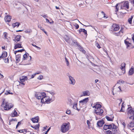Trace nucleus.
<instances>
[{
	"label": "nucleus",
	"mask_w": 134,
	"mask_h": 134,
	"mask_svg": "<svg viewBox=\"0 0 134 134\" xmlns=\"http://www.w3.org/2000/svg\"><path fill=\"white\" fill-rule=\"evenodd\" d=\"M9 60L8 58L4 59V62L6 63H9Z\"/></svg>",
	"instance_id": "47"
},
{
	"label": "nucleus",
	"mask_w": 134,
	"mask_h": 134,
	"mask_svg": "<svg viewBox=\"0 0 134 134\" xmlns=\"http://www.w3.org/2000/svg\"><path fill=\"white\" fill-rule=\"evenodd\" d=\"M87 125L89 126L90 125V121L89 120H87Z\"/></svg>",
	"instance_id": "54"
},
{
	"label": "nucleus",
	"mask_w": 134,
	"mask_h": 134,
	"mask_svg": "<svg viewBox=\"0 0 134 134\" xmlns=\"http://www.w3.org/2000/svg\"><path fill=\"white\" fill-rule=\"evenodd\" d=\"M95 45L99 49L101 48V47L98 44V42L97 41L95 42Z\"/></svg>",
	"instance_id": "39"
},
{
	"label": "nucleus",
	"mask_w": 134,
	"mask_h": 134,
	"mask_svg": "<svg viewBox=\"0 0 134 134\" xmlns=\"http://www.w3.org/2000/svg\"><path fill=\"white\" fill-rule=\"evenodd\" d=\"M48 92L50 93L51 95H52V98H53V100H54L55 99V97L54 95L55 94V92L53 90L49 91H48Z\"/></svg>",
	"instance_id": "15"
},
{
	"label": "nucleus",
	"mask_w": 134,
	"mask_h": 134,
	"mask_svg": "<svg viewBox=\"0 0 134 134\" xmlns=\"http://www.w3.org/2000/svg\"><path fill=\"white\" fill-rule=\"evenodd\" d=\"M45 96L46 93L44 92L36 93L35 95L36 98L38 99H41L42 96Z\"/></svg>",
	"instance_id": "4"
},
{
	"label": "nucleus",
	"mask_w": 134,
	"mask_h": 134,
	"mask_svg": "<svg viewBox=\"0 0 134 134\" xmlns=\"http://www.w3.org/2000/svg\"><path fill=\"white\" fill-rule=\"evenodd\" d=\"M134 127V122H131L127 126V127L129 129L130 128L133 127Z\"/></svg>",
	"instance_id": "18"
},
{
	"label": "nucleus",
	"mask_w": 134,
	"mask_h": 134,
	"mask_svg": "<svg viewBox=\"0 0 134 134\" xmlns=\"http://www.w3.org/2000/svg\"><path fill=\"white\" fill-rule=\"evenodd\" d=\"M22 47L21 46V44L17 43L16 44H15V46L14 47V49H16L18 48H21Z\"/></svg>",
	"instance_id": "26"
},
{
	"label": "nucleus",
	"mask_w": 134,
	"mask_h": 134,
	"mask_svg": "<svg viewBox=\"0 0 134 134\" xmlns=\"http://www.w3.org/2000/svg\"><path fill=\"white\" fill-rule=\"evenodd\" d=\"M17 121V120L16 119H12L11 120H10V121Z\"/></svg>",
	"instance_id": "55"
},
{
	"label": "nucleus",
	"mask_w": 134,
	"mask_h": 134,
	"mask_svg": "<svg viewBox=\"0 0 134 134\" xmlns=\"http://www.w3.org/2000/svg\"><path fill=\"white\" fill-rule=\"evenodd\" d=\"M53 98H50V97L48 96H47L46 97V103L47 104L49 103H50L51 101H53L54 100H53Z\"/></svg>",
	"instance_id": "19"
},
{
	"label": "nucleus",
	"mask_w": 134,
	"mask_h": 134,
	"mask_svg": "<svg viewBox=\"0 0 134 134\" xmlns=\"http://www.w3.org/2000/svg\"><path fill=\"white\" fill-rule=\"evenodd\" d=\"M69 128V123H64L61 126V131L63 133H65L67 131Z\"/></svg>",
	"instance_id": "2"
},
{
	"label": "nucleus",
	"mask_w": 134,
	"mask_h": 134,
	"mask_svg": "<svg viewBox=\"0 0 134 134\" xmlns=\"http://www.w3.org/2000/svg\"><path fill=\"white\" fill-rule=\"evenodd\" d=\"M127 40H125L124 41L125 43L127 46V47L130 46V45L131 44L129 42V41H127Z\"/></svg>",
	"instance_id": "33"
},
{
	"label": "nucleus",
	"mask_w": 134,
	"mask_h": 134,
	"mask_svg": "<svg viewBox=\"0 0 134 134\" xmlns=\"http://www.w3.org/2000/svg\"><path fill=\"white\" fill-rule=\"evenodd\" d=\"M106 119L108 121H113V119L111 118H110L109 116H107L105 117Z\"/></svg>",
	"instance_id": "38"
},
{
	"label": "nucleus",
	"mask_w": 134,
	"mask_h": 134,
	"mask_svg": "<svg viewBox=\"0 0 134 134\" xmlns=\"http://www.w3.org/2000/svg\"><path fill=\"white\" fill-rule=\"evenodd\" d=\"M36 75V74H35L32 75L31 76V78H34V77Z\"/></svg>",
	"instance_id": "57"
},
{
	"label": "nucleus",
	"mask_w": 134,
	"mask_h": 134,
	"mask_svg": "<svg viewBox=\"0 0 134 134\" xmlns=\"http://www.w3.org/2000/svg\"><path fill=\"white\" fill-rule=\"evenodd\" d=\"M90 94V93L88 90L83 91L82 92V94L80 97H82L85 96H89Z\"/></svg>",
	"instance_id": "10"
},
{
	"label": "nucleus",
	"mask_w": 134,
	"mask_h": 134,
	"mask_svg": "<svg viewBox=\"0 0 134 134\" xmlns=\"http://www.w3.org/2000/svg\"><path fill=\"white\" fill-rule=\"evenodd\" d=\"M15 55L16 61L17 62H18L20 61L21 55L19 54Z\"/></svg>",
	"instance_id": "25"
},
{
	"label": "nucleus",
	"mask_w": 134,
	"mask_h": 134,
	"mask_svg": "<svg viewBox=\"0 0 134 134\" xmlns=\"http://www.w3.org/2000/svg\"><path fill=\"white\" fill-rule=\"evenodd\" d=\"M108 125H104L103 129L104 130H106L107 129H108Z\"/></svg>",
	"instance_id": "42"
},
{
	"label": "nucleus",
	"mask_w": 134,
	"mask_h": 134,
	"mask_svg": "<svg viewBox=\"0 0 134 134\" xmlns=\"http://www.w3.org/2000/svg\"><path fill=\"white\" fill-rule=\"evenodd\" d=\"M43 78V76L42 75H40L37 77V79L40 80L42 79Z\"/></svg>",
	"instance_id": "43"
},
{
	"label": "nucleus",
	"mask_w": 134,
	"mask_h": 134,
	"mask_svg": "<svg viewBox=\"0 0 134 134\" xmlns=\"http://www.w3.org/2000/svg\"><path fill=\"white\" fill-rule=\"evenodd\" d=\"M66 113L68 114H69L71 113V111L70 110L68 109L66 112Z\"/></svg>",
	"instance_id": "49"
},
{
	"label": "nucleus",
	"mask_w": 134,
	"mask_h": 134,
	"mask_svg": "<svg viewBox=\"0 0 134 134\" xmlns=\"http://www.w3.org/2000/svg\"><path fill=\"white\" fill-rule=\"evenodd\" d=\"M123 104H124V103H123L122 104V105L121 107V110L120 111V112H124V111L122 110V108H124V107L123 105Z\"/></svg>",
	"instance_id": "45"
},
{
	"label": "nucleus",
	"mask_w": 134,
	"mask_h": 134,
	"mask_svg": "<svg viewBox=\"0 0 134 134\" xmlns=\"http://www.w3.org/2000/svg\"><path fill=\"white\" fill-rule=\"evenodd\" d=\"M105 133L106 134H111V132L109 130L105 131Z\"/></svg>",
	"instance_id": "44"
},
{
	"label": "nucleus",
	"mask_w": 134,
	"mask_h": 134,
	"mask_svg": "<svg viewBox=\"0 0 134 134\" xmlns=\"http://www.w3.org/2000/svg\"><path fill=\"white\" fill-rule=\"evenodd\" d=\"M133 72L134 71L133 68L131 67L129 70V75H131L133 74Z\"/></svg>",
	"instance_id": "24"
},
{
	"label": "nucleus",
	"mask_w": 134,
	"mask_h": 134,
	"mask_svg": "<svg viewBox=\"0 0 134 134\" xmlns=\"http://www.w3.org/2000/svg\"><path fill=\"white\" fill-rule=\"evenodd\" d=\"M133 16L132 15L131 16V17L129 18V19L128 20V21L129 23L131 24H132V20L133 19Z\"/></svg>",
	"instance_id": "36"
},
{
	"label": "nucleus",
	"mask_w": 134,
	"mask_h": 134,
	"mask_svg": "<svg viewBox=\"0 0 134 134\" xmlns=\"http://www.w3.org/2000/svg\"><path fill=\"white\" fill-rule=\"evenodd\" d=\"M31 59V57L30 56H29V54L27 53H26L23 55V60H30Z\"/></svg>",
	"instance_id": "8"
},
{
	"label": "nucleus",
	"mask_w": 134,
	"mask_h": 134,
	"mask_svg": "<svg viewBox=\"0 0 134 134\" xmlns=\"http://www.w3.org/2000/svg\"><path fill=\"white\" fill-rule=\"evenodd\" d=\"M39 119V117L38 116H36L34 118H32L31 119V120L34 123H37L38 122V121Z\"/></svg>",
	"instance_id": "14"
},
{
	"label": "nucleus",
	"mask_w": 134,
	"mask_h": 134,
	"mask_svg": "<svg viewBox=\"0 0 134 134\" xmlns=\"http://www.w3.org/2000/svg\"><path fill=\"white\" fill-rule=\"evenodd\" d=\"M132 109L131 108H128L127 110V114H132Z\"/></svg>",
	"instance_id": "30"
},
{
	"label": "nucleus",
	"mask_w": 134,
	"mask_h": 134,
	"mask_svg": "<svg viewBox=\"0 0 134 134\" xmlns=\"http://www.w3.org/2000/svg\"><path fill=\"white\" fill-rule=\"evenodd\" d=\"M121 8L122 9H125V8L128 9L129 8V2L128 1H124L121 2Z\"/></svg>",
	"instance_id": "3"
},
{
	"label": "nucleus",
	"mask_w": 134,
	"mask_h": 134,
	"mask_svg": "<svg viewBox=\"0 0 134 134\" xmlns=\"http://www.w3.org/2000/svg\"><path fill=\"white\" fill-rule=\"evenodd\" d=\"M112 27L114 31L118 30L120 29V27L118 25L114 24L112 25Z\"/></svg>",
	"instance_id": "11"
},
{
	"label": "nucleus",
	"mask_w": 134,
	"mask_h": 134,
	"mask_svg": "<svg viewBox=\"0 0 134 134\" xmlns=\"http://www.w3.org/2000/svg\"><path fill=\"white\" fill-rule=\"evenodd\" d=\"M122 125L124 126V127H125L126 126V124L125 122H123L122 123Z\"/></svg>",
	"instance_id": "61"
},
{
	"label": "nucleus",
	"mask_w": 134,
	"mask_h": 134,
	"mask_svg": "<svg viewBox=\"0 0 134 134\" xmlns=\"http://www.w3.org/2000/svg\"><path fill=\"white\" fill-rule=\"evenodd\" d=\"M38 27L39 28H40L42 30H44V29L40 25H38Z\"/></svg>",
	"instance_id": "52"
},
{
	"label": "nucleus",
	"mask_w": 134,
	"mask_h": 134,
	"mask_svg": "<svg viewBox=\"0 0 134 134\" xmlns=\"http://www.w3.org/2000/svg\"><path fill=\"white\" fill-rule=\"evenodd\" d=\"M124 29V28L122 27H121V30H120V31H121V34H122L123 32V29Z\"/></svg>",
	"instance_id": "51"
},
{
	"label": "nucleus",
	"mask_w": 134,
	"mask_h": 134,
	"mask_svg": "<svg viewBox=\"0 0 134 134\" xmlns=\"http://www.w3.org/2000/svg\"><path fill=\"white\" fill-rule=\"evenodd\" d=\"M103 112V110L102 109L98 108L97 109H95L94 113L97 115H102Z\"/></svg>",
	"instance_id": "7"
},
{
	"label": "nucleus",
	"mask_w": 134,
	"mask_h": 134,
	"mask_svg": "<svg viewBox=\"0 0 134 134\" xmlns=\"http://www.w3.org/2000/svg\"><path fill=\"white\" fill-rule=\"evenodd\" d=\"M24 130H18V131L19 132H20V133H23L24 132L23 131Z\"/></svg>",
	"instance_id": "56"
},
{
	"label": "nucleus",
	"mask_w": 134,
	"mask_h": 134,
	"mask_svg": "<svg viewBox=\"0 0 134 134\" xmlns=\"http://www.w3.org/2000/svg\"><path fill=\"white\" fill-rule=\"evenodd\" d=\"M104 122L103 120H99L97 123V125L98 127H100L102 126Z\"/></svg>",
	"instance_id": "13"
},
{
	"label": "nucleus",
	"mask_w": 134,
	"mask_h": 134,
	"mask_svg": "<svg viewBox=\"0 0 134 134\" xmlns=\"http://www.w3.org/2000/svg\"><path fill=\"white\" fill-rule=\"evenodd\" d=\"M108 127V129H116L117 127L114 124H112L110 125H107Z\"/></svg>",
	"instance_id": "12"
},
{
	"label": "nucleus",
	"mask_w": 134,
	"mask_h": 134,
	"mask_svg": "<svg viewBox=\"0 0 134 134\" xmlns=\"http://www.w3.org/2000/svg\"><path fill=\"white\" fill-rule=\"evenodd\" d=\"M34 129L35 130L37 129H38L37 126H36V125H35L34 127Z\"/></svg>",
	"instance_id": "60"
},
{
	"label": "nucleus",
	"mask_w": 134,
	"mask_h": 134,
	"mask_svg": "<svg viewBox=\"0 0 134 134\" xmlns=\"http://www.w3.org/2000/svg\"><path fill=\"white\" fill-rule=\"evenodd\" d=\"M79 33L80 34L81 33V32H82L84 33L85 35H87V32L85 30V29H79Z\"/></svg>",
	"instance_id": "23"
},
{
	"label": "nucleus",
	"mask_w": 134,
	"mask_h": 134,
	"mask_svg": "<svg viewBox=\"0 0 134 134\" xmlns=\"http://www.w3.org/2000/svg\"><path fill=\"white\" fill-rule=\"evenodd\" d=\"M118 4H117L115 6V8H116V10L115 12H117L119 8H118Z\"/></svg>",
	"instance_id": "48"
},
{
	"label": "nucleus",
	"mask_w": 134,
	"mask_h": 134,
	"mask_svg": "<svg viewBox=\"0 0 134 134\" xmlns=\"http://www.w3.org/2000/svg\"><path fill=\"white\" fill-rule=\"evenodd\" d=\"M35 47L36 48H37L38 49L40 50L41 49V48L40 47H38V46H37L36 45L35 46Z\"/></svg>",
	"instance_id": "58"
},
{
	"label": "nucleus",
	"mask_w": 134,
	"mask_h": 134,
	"mask_svg": "<svg viewBox=\"0 0 134 134\" xmlns=\"http://www.w3.org/2000/svg\"><path fill=\"white\" fill-rule=\"evenodd\" d=\"M15 109H14L13 113L12 114V117H16L17 116V113Z\"/></svg>",
	"instance_id": "27"
},
{
	"label": "nucleus",
	"mask_w": 134,
	"mask_h": 134,
	"mask_svg": "<svg viewBox=\"0 0 134 134\" xmlns=\"http://www.w3.org/2000/svg\"><path fill=\"white\" fill-rule=\"evenodd\" d=\"M126 64L125 63H122L121 65V67H120V68L121 70L122 71H124V72H122V73H118V74L119 75H121L122 74H124L125 72V67Z\"/></svg>",
	"instance_id": "5"
},
{
	"label": "nucleus",
	"mask_w": 134,
	"mask_h": 134,
	"mask_svg": "<svg viewBox=\"0 0 134 134\" xmlns=\"http://www.w3.org/2000/svg\"><path fill=\"white\" fill-rule=\"evenodd\" d=\"M20 25V23L18 22H16L15 23H13L12 24V26L13 27H15L16 26L18 27Z\"/></svg>",
	"instance_id": "29"
},
{
	"label": "nucleus",
	"mask_w": 134,
	"mask_h": 134,
	"mask_svg": "<svg viewBox=\"0 0 134 134\" xmlns=\"http://www.w3.org/2000/svg\"><path fill=\"white\" fill-rule=\"evenodd\" d=\"M64 38L65 41L67 42H68L70 39L69 37L66 35H65L64 36Z\"/></svg>",
	"instance_id": "34"
},
{
	"label": "nucleus",
	"mask_w": 134,
	"mask_h": 134,
	"mask_svg": "<svg viewBox=\"0 0 134 134\" xmlns=\"http://www.w3.org/2000/svg\"><path fill=\"white\" fill-rule=\"evenodd\" d=\"M73 108L76 110H77L78 111L80 110L79 109H78L77 107V103H74L73 105Z\"/></svg>",
	"instance_id": "31"
},
{
	"label": "nucleus",
	"mask_w": 134,
	"mask_h": 134,
	"mask_svg": "<svg viewBox=\"0 0 134 134\" xmlns=\"http://www.w3.org/2000/svg\"><path fill=\"white\" fill-rule=\"evenodd\" d=\"M92 107L94 108H95V109H96L98 108H100L101 107V105L97 103Z\"/></svg>",
	"instance_id": "16"
},
{
	"label": "nucleus",
	"mask_w": 134,
	"mask_h": 134,
	"mask_svg": "<svg viewBox=\"0 0 134 134\" xmlns=\"http://www.w3.org/2000/svg\"><path fill=\"white\" fill-rule=\"evenodd\" d=\"M24 49H22L18 51H14V54L15 55H16V54L17 52H22L24 51Z\"/></svg>",
	"instance_id": "37"
},
{
	"label": "nucleus",
	"mask_w": 134,
	"mask_h": 134,
	"mask_svg": "<svg viewBox=\"0 0 134 134\" xmlns=\"http://www.w3.org/2000/svg\"><path fill=\"white\" fill-rule=\"evenodd\" d=\"M7 56V53L6 52H4L1 56V57L2 58H5V57H6Z\"/></svg>",
	"instance_id": "28"
},
{
	"label": "nucleus",
	"mask_w": 134,
	"mask_h": 134,
	"mask_svg": "<svg viewBox=\"0 0 134 134\" xmlns=\"http://www.w3.org/2000/svg\"><path fill=\"white\" fill-rule=\"evenodd\" d=\"M65 62H66V65L67 66H68L69 65V63L68 60L67 59L66 57H65Z\"/></svg>",
	"instance_id": "40"
},
{
	"label": "nucleus",
	"mask_w": 134,
	"mask_h": 134,
	"mask_svg": "<svg viewBox=\"0 0 134 134\" xmlns=\"http://www.w3.org/2000/svg\"><path fill=\"white\" fill-rule=\"evenodd\" d=\"M101 13L103 15H104V17H105V13L103 11L101 12Z\"/></svg>",
	"instance_id": "59"
},
{
	"label": "nucleus",
	"mask_w": 134,
	"mask_h": 134,
	"mask_svg": "<svg viewBox=\"0 0 134 134\" xmlns=\"http://www.w3.org/2000/svg\"><path fill=\"white\" fill-rule=\"evenodd\" d=\"M74 26L75 27L76 29H78L79 28V26L77 24L75 23L74 25Z\"/></svg>",
	"instance_id": "46"
},
{
	"label": "nucleus",
	"mask_w": 134,
	"mask_h": 134,
	"mask_svg": "<svg viewBox=\"0 0 134 134\" xmlns=\"http://www.w3.org/2000/svg\"><path fill=\"white\" fill-rule=\"evenodd\" d=\"M19 83L20 84L23 85H25V83H24V82H22L21 81H20L19 82Z\"/></svg>",
	"instance_id": "53"
},
{
	"label": "nucleus",
	"mask_w": 134,
	"mask_h": 134,
	"mask_svg": "<svg viewBox=\"0 0 134 134\" xmlns=\"http://www.w3.org/2000/svg\"><path fill=\"white\" fill-rule=\"evenodd\" d=\"M10 91H6L5 93V94L7 95L8 94H12L13 93L11 92H9Z\"/></svg>",
	"instance_id": "41"
},
{
	"label": "nucleus",
	"mask_w": 134,
	"mask_h": 134,
	"mask_svg": "<svg viewBox=\"0 0 134 134\" xmlns=\"http://www.w3.org/2000/svg\"><path fill=\"white\" fill-rule=\"evenodd\" d=\"M119 82L122 83H123L124 82V81L122 80H120L119 81Z\"/></svg>",
	"instance_id": "62"
},
{
	"label": "nucleus",
	"mask_w": 134,
	"mask_h": 134,
	"mask_svg": "<svg viewBox=\"0 0 134 134\" xmlns=\"http://www.w3.org/2000/svg\"><path fill=\"white\" fill-rule=\"evenodd\" d=\"M5 20L6 22H9L11 20V16H7L5 17Z\"/></svg>",
	"instance_id": "20"
},
{
	"label": "nucleus",
	"mask_w": 134,
	"mask_h": 134,
	"mask_svg": "<svg viewBox=\"0 0 134 134\" xmlns=\"http://www.w3.org/2000/svg\"><path fill=\"white\" fill-rule=\"evenodd\" d=\"M89 100L88 98H85L83 99L80 101L79 102L82 104H86Z\"/></svg>",
	"instance_id": "9"
},
{
	"label": "nucleus",
	"mask_w": 134,
	"mask_h": 134,
	"mask_svg": "<svg viewBox=\"0 0 134 134\" xmlns=\"http://www.w3.org/2000/svg\"><path fill=\"white\" fill-rule=\"evenodd\" d=\"M132 114L134 115V109H132Z\"/></svg>",
	"instance_id": "64"
},
{
	"label": "nucleus",
	"mask_w": 134,
	"mask_h": 134,
	"mask_svg": "<svg viewBox=\"0 0 134 134\" xmlns=\"http://www.w3.org/2000/svg\"><path fill=\"white\" fill-rule=\"evenodd\" d=\"M68 76L70 82L69 83L72 85H74L75 83V81L73 77L69 75Z\"/></svg>",
	"instance_id": "6"
},
{
	"label": "nucleus",
	"mask_w": 134,
	"mask_h": 134,
	"mask_svg": "<svg viewBox=\"0 0 134 134\" xmlns=\"http://www.w3.org/2000/svg\"><path fill=\"white\" fill-rule=\"evenodd\" d=\"M46 96H42L41 99V102L42 103H46Z\"/></svg>",
	"instance_id": "17"
},
{
	"label": "nucleus",
	"mask_w": 134,
	"mask_h": 134,
	"mask_svg": "<svg viewBox=\"0 0 134 134\" xmlns=\"http://www.w3.org/2000/svg\"><path fill=\"white\" fill-rule=\"evenodd\" d=\"M79 50L81 52L85 54L86 53L85 51L82 48L81 46H79Z\"/></svg>",
	"instance_id": "32"
},
{
	"label": "nucleus",
	"mask_w": 134,
	"mask_h": 134,
	"mask_svg": "<svg viewBox=\"0 0 134 134\" xmlns=\"http://www.w3.org/2000/svg\"><path fill=\"white\" fill-rule=\"evenodd\" d=\"M21 36L20 35H17L15 37L14 41L15 42H17L20 41Z\"/></svg>",
	"instance_id": "21"
},
{
	"label": "nucleus",
	"mask_w": 134,
	"mask_h": 134,
	"mask_svg": "<svg viewBox=\"0 0 134 134\" xmlns=\"http://www.w3.org/2000/svg\"><path fill=\"white\" fill-rule=\"evenodd\" d=\"M21 124V122H18L17 125L16 126V128H17L19 125H20Z\"/></svg>",
	"instance_id": "50"
},
{
	"label": "nucleus",
	"mask_w": 134,
	"mask_h": 134,
	"mask_svg": "<svg viewBox=\"0 0 134 134\" xmlns=\"http://www.w3.org/2000/svg\"><path fill=\"white\" fill-rule=\"evenodd\" d=\"M27 77L26 76H23L21 77L20 78V81H21L22 82H24L25 80H27Z\"/></svg>",
	"instance_id": "22"
},
{
	"label": "nucleus",
	"mask_w": 134,
	"mask_h": 134,
	"mask_svg": "<svg viewBox=\"0 0 134 134\" xmlns=\"http://www.w3.org/2000/svg\"><path fill=\"white\" fill-rule=\"evenodd\" d=\"M121 31H119V32L117 33H114V34L116 36H119V35H122V34H121Z\"/></svg>",
	"instance_id": "35"
},
{
	"label": "nucleus",
	"mask_w": 134,
	"mask_h": 134,
	"mask_svg": "<svg viewBox=\"0 0 134 134\" xmlns=\"http://www.w3.org/2000/svg\"><path fill=\"white\" fill-rule=\"evenodd\" d=\"M13 105V104L11 103H9L8 102L5 101L4 99L3 100L1 106L3 108L4 110H8L12 108Z\"/></svg>",
	"instance_id": "1"
},
{
	"label": "nucleus",
	"mask_w": 134,
	"mask_h": 134,
	"mask_svg": "<svg viewBox=\"0 0 134 134\" xmlns=\"http://www.w3.org/2000/svg\"><path fill=\"white\" fill-rule=\"evenodd\" d=\"M40 73H41V72L40 71H39L38 72H37L36 73H35V74H36H36H38Z\"/></svg>",
	"instance_id": "63"
}]
</instances>
